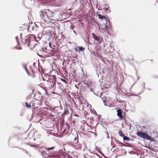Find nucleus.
Wrapping results in <instances>:
<instances>
[{"label":"nucleus","instance_id":"1","mask_svg":"<svg viewBox=\"0 0 158 158\" xmlns=\"http://www.w3.org/2000/svg\"><path fill=\"white\" fill-rule=\"evenodd\" d=\"M37 41L36 37L33 34H31L28 37H25L24 38H21L22 43L31 50L37 52L44 51V48L39 44L36 43Z\"/></svg>","mask_w":158,"mask_h":158},{"label":"nucleus","instance_id":"2","mask_svg":"<svg viewBox=\"0 0 158 158\" xmlns=\"http://www.w3.org/2000/svg\"><path fill=\"white\" fill-rule=\"evenodd\" d=\"M40 15L44 22L48 24L54 23L58 19L56 14L49 10L47 11L41 10L40 12Z\"/></svg>","mask_w":158,"mask_h":158},{"label":"nucleus","instance_id":"3","mask_svg":"<svg viewBox=\"0 0 158 158\" xmlns=\"http://www.w3.org/2000/svg\"><path fill=\"white\" fill-rule=\"evenodd\" d=\"M137 135L140 137L144 139H147L148 140H152V138L146 132H144L141 131H138L136 133Z\"/></svg>","mask_w":158,"mask_h":158},{"label":"nucleus","instance_id":"4","mask_svg":"<svg viewBox=\"0 0 158 158\" xmlns=\"http://www.w3.org/2000/svg\"><path fill=\"white\" fill-rule=\"evenodd\" d=\"M92 35L93 38L94 40H96L99 44H101L102 43V37H101L100 36H98L97 35L93 33H92Z\"/></svg>","mask_w":158,"mask_h":158},{"label":"nucleus","instance_id":"5","mask_svg":"<svg viewBox=\"0 0 158 158\" xmlns=\"http://www.w3.org/2000/svg\"><path fill=\"white\" fill-rule=\"evenodd\" d=\"M99 30L101 32L105 34H106L109 32L107 26L106 25H103L102 27H99Z\"/></svg>","mask_w":158,"mask_h":158},{"label":"nucleus","instance_id":"6","mask_svg":"<svg viewBox=\"0 0 158 158\" xmlns=\"http://www.w3.org/2000/svg\"><path fill=\"white\" fill-rule=\"evenodd\" d=\"M117 111V115L119 117L120 120H122L123 119L124 117L122 115L123 112L122 109H118Z\"/></svg>","mask_w":158,"mask_h":158},{"label":"nucleus","instance_id":"7","mask_svg":"<svg viewBox=\"0 0 158 158\" xmlns=\"http://www.w3.org/2000/svg\"><path fill=\"white\" fill-rule=\"evenodd\" d=\"M37 102L38 101L36 99H30V104L31 105V106H36V105H39V103Z\"/></svg>","mask_w":158,"mask_h":158},{"label":"nucleus","instance_id":"8","mask_svg":"<svg viewBox=\"0 0 158 158\" xmlns=\"http://www.w3.org/2000/svg\"><path fill=\"white\" fill-rule=\"evenodd\" d=\"M76 51L77 52H82L84 50V48L83 47H80L79 46H76L75 48Z\"/></svg>","mask_w":158,"mask_h":158},{"label":"nucleus","instance_id":"9","mask_svg":"<svg viewBox=\"0 0 158 158\" xmlns=\"http://www.w3.org/2000/svg\"><path fill=\"white\" fill-rule=\"evenodd\" d=\"M119 135L121 137H123L125 135L121 130H119L118 132Z\"/></svg>","mask_w":158,"mask_h":158},{"label":"nucleus","instance_id":"10","mask_svg":"<svg viewBox=\"0 0 158 158\" xmlns=\"http://www.w3.org/2000/svg\"><path fill=\"white\" fill-rule=\"evenodd\" d=\"M97 16H98V18L101 19H103L104 18V16H103L101 15V14H98L97 15Z\"/></svg>","mask_w":158,"mask_h":158},{"label":"nucleus","instance_id":"11","mask_svg":"<svg viewBox=\"0 0 158 158\" xmlns=\"http://www.w3.org/2000/svg\"><path fill=\"white\" fill-rule=\"evenodd\" d=\"M53 156L52 158H60L61 156L59 154H57L56 155H53Z\"/></svg>","mask_w":158,"mask_h":158},{"label":"nucleus","instance_id":"12","mask_svg":"<svg viewBox=\"0 0 158 158\" xmlns=\"http://www.w3.org/2000/svg\"><path fill=\"white\" fill-rule=\"evenodd\" d=\"M123 137V139L124 141H128L129 140V138L125 135Z\"/></svg>","mask_w":158,"mask_h":158},{"label":"nucleus","instance_id":"13","mask_svg":"<svg viewBox=\"0 0 158 158\" xmlns=\"http://www.w3.org/2000/svg\"><path fill=\"white\" fill-rule=\"evenodd\" d=\"M54 148V147H52L51 148H46V150H52Z\"/></svg>","mask_w":158,"mask_h":158},{"label":"nucleus","instance_id":"14","mask_svg":"<svg viewBox=\"0 0 158 158\" xmlns=\"http://www.w3.org/2000/svg\"><path fill=\"white\" fill-rule=\"evenodd\" d=\"M26 106L27 107L30 108L31 107V106L30 104L29 103V104H28L27 102H25Z\"/></svg>","mask_w":158,"mask_h":158},{"label":"nucleus","instance_id":"15","mask_svg":"<svg viewBox=\"0 0 158 158\" xmlns=\"http://www.w3.org/2000/svg\"><path fill=\"white\" fill-rule=\"evenodd\" d=\"M104 19L106 21H107L108 20H109V19L107 17H105V16H104Z\"/></svg>","mask_w":158,"mask_h":158},{"label":"nucleus","instance_id":"16","mask_svg":"<svg viewBox=\"0 0 158 158\" xmlns=\"http://www.w3.org/2000/svg\"><path fill=\"white\" fill-rule=\"evenodd\" d=\"M38 95L39 97H40L41 96H40L41 94L39 92H38L37 94V95Z\"/></svg>","mask_w":158,"mask_h":158},{"label":"nucleus","instance_id":"17","mask_svg":"<svg viewBox=\"0 0 158 158\" xmlns=\"http://www.w3.org/2000/svg\"><path fill=\"white\" fill-rule=\"evenodd\" d=\"M15 39H16V40L17 41V42L18 43V42H19L18 37H15Z\"/></svg>","mask_w":158,"mask_h":158},{"label":"nucleus","instance_id":"18","mask_svg":"<svg viewBox=\"0 0 158 158\" xmlns=\"http://www.w3.org/2000/svg\"><path fill=\"white\" fill-rule=\"evenodd\" d=\"M49 46L50 48H52V47L51 46V44L50 42L49 44Z\"/></svg>","mask_w":158,"mask_h":158},{"label":"nucleus","instance_id":"19","mask_svg":"<svg viewBox=\"0 0 158 158\" xmlns=\"http://www.w3.org/2000/svg\"><path fill=\"white\" fill-rule=\"evenodd\" d=\"M102 98V100H103V101H104V100H105V98Z\"/></svg>","mask_w":158,"mask_h":158},{"label":"nucleus","instance_id":"20","mask_svg":"<svg viewBox=\"0 0 158 158\" xmlns=\"http://www.w3.org/2000/svg\"><path fill=\"white\" fill-rule=\"evenodd\" d=\"M74 140L75 141H76L77 140V138H75L74 139Z\"/></svg>","mask_w":158,"mask_h":158},{"label":"nucleus","instance_id":"21","mask_svg":"<svg viewBox=\"0 0 158 158\" xmlns=\"http://www.w3.org/2000/svg\"><path fill=\"white\" fill-rule=\"evenodd\" d=\"M73 32H74V33H76V32H75V31H73Z\"/></svg>","mask_w":158,"mask_h":158},{"label":"nucleus","instance_id":"22","mask_svg":"<svg viewBox=\"0 0 158 158\" xmlns=\"http://www.w3.org/2000/svg\"><path fill=\"white\" fill-rule=\"evenodd\" d=\"M78 142V140L77 139V142Z\"/></svg>","mask_w":158,"mask_h":158},{"label":"nucleus","instance_id":"23","mask_svg":"<svg viewBox=\"0 0 158 158\" xmlns=\"http://www.w3.org/2000/svg\"><path fill=\"white\" fill-rule=\"evenodd\" d=\"M25 69H26V71H27V69H26V67L25 68Z\"/></svg>","mask_w":158,"mask_h":158},{"label":"nucleus","instance_id":"24","mask_svg":"<svg viewBox=\"0 0 158 158\" xmlns=\"http://www.w3.org/2000/svg\"><path fill=\"white\" fill-rule=\"evenodd\" d=\"M43 79H44V78H43Z\"/></svg>","mask_w":158,"mask_h":158},{"label":"nucleus","instance_id":"25","mask_svg":"<svg viewBox=\"0 0 158 158\" xmlns=\"http://www.w3.org/2000/svg\"><path fill=\"white\" fill-rule=\"evenodd\" d=\"M131 128V127L130 126V128Z\"/></svg>","mask_w":158,"mask_h":158},{"label":"nucleus","instance_id":"26","mask_svg":"<svg viewBox=\"0 0 158 158\" xmlns=\"http://www.w3.org/2000/svg\"><path fill=\"white\" fill-rule=\"evenodd\" d=\"M34 140H35V139H34Z\"/></svg>","mask_w":158,"mask_h":158},{"label":"nucleus","instance_id":"27","mask_svg":"<svg viewBox=\"0 0 158 158\" xmlns=\"http://www.w3.org/2000/svg\"><path fill=\"white\" fill-rule=\"evenodd\" d=\"M45 49L46 50H47V49H46V48H45Z\"/></svg>","mask_w":158,"mask_h":158},{"label":"nucleus","instance_id":"28","mask_svg":"<svg viewBox=\"0 0 158 158\" xmlns=\"http://www.w3.org/2000/svg\"><path fill=\"white\" fill-rule=\"evenodd\" d=\"M157 3L158 4V2H157Z\"/></svg>","mask_w":158,"mask_h":158}]
</instances>
